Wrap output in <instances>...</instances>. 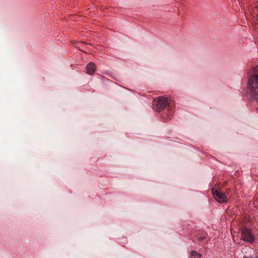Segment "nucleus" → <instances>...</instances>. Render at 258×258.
<instances>
[{
    "label": "nucleus",
    "mask_w": 258,
    "mask_h": 258,
    "mask_svg": "<svg viewBox=\"0 0 258 258\" xmlns=\"http://www.w3.org/2000/svg\"><path fill=\"white\" fill-rule=\"evenodd\" d=\"M205 239V236H200L199 237V240L200 241H203L204 239Z\"/></svg>",
    "instance_id": "nucleus-7"
},
{
    "label": "nucleus",
    "mask_w": 258,
    "mask_h": 258,
    "mask_svg": "<svg viewBox=\"0 0 258 258\" xmlns=\"http://www.w3.org/2000/svg\"><path fill=\"white\" fill-rule=\"evenodd\" d=\"M241 238L243 240L249 243H252L254 240V235L247 228H244L241 230Z\"/></svg>",
    "instance_id": "nucleus-3"
},
{
    "label": "nucleus",
    "mask_w": 258,
    "mask_h": 258,
    "mask_svg": "<svg viewBox=\"0 0 258 258\" xmlns=\"http://www.w3.org/2000/svg\"><path fill=\"white\" fill-rule=\"evenodd\" d=\"M212 193L215 198L219 203H222L226 201V196L221 191L215 188H212Z\"/></svg>",
    "instance_id": "nucleus-4"
},
{
    "label": "nucleus",
    "mask_w": 258,
    "mask_h": 258,
    "mask_svg": "<svg viewBox=\"0 0 258 258\" xmlns=\"http://www.w3.org/2000/svg\"><path fill=\"white\" fill-rule=\"evenodd\" d=\"M247 98L258 102V66L252 68L247 73Z\"/></svg>",
    "instance_id": "nucleus-1"
},
{
    "label": "nucleus",
    "mask_w": 258,
    "mask_h": 258,
    "mask_svg": "<svg viewBox=\"0 0 258 258\" xmlns=\"http://www.w3.org/2000/svg\"><path fill=\"white\" fill-rule=\"evenodd\" d=\"M168 105V101L167 98L159 97L153 100V105L155 106V109L158 112L163 110Z\"/></svg>",
    "instance_id": "nucleus-2"
},
{
    "label": "nucleus",
    "mask_w": 258,
    "mask_h": 258,
    "mask_svg": "<svg viewBox=\"0 0 258 258\" xmlns=\"http://www.w3.org/2000/svg\"><path fill=\"white\" fill-rule=\"evenodd\" d=\"M95 68V63L92 62H89L86 67L87 73L89 75H93L96 70Z\"/></svg>",
    "instance_id": "nucleus-5"
},
{
    "label": "nucleus",
    "mask_w": 258,
    "mask_h": 258,
    "mask_svg": "<svg viewBox=\"0 0 258 258\" xmlns=\"http://www.w3.org/2000/svg\"><path fill=\"white\" fill-rule=\"evenodd\" d=\"M190 256L191 257L196 256L197 258H201L202 256V254L198 253L195 250H192L190 252Z\"/></svg>",
    "instance_id": "nucleus-6"
}]
</instances>
